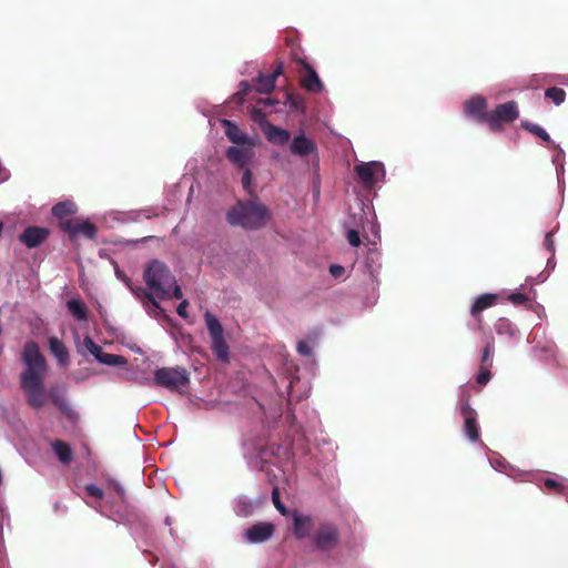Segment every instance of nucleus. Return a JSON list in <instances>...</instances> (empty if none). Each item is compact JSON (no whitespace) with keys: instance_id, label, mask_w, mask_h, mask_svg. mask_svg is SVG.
Returning a JSON list of instances; mask_svg holds the SVG:
<instances>
[{"instance_id":"31","label":"nucleus","mask_w":568,"mask_h":568,"mask_svg":"<svg viewBox=\"0 0 568 568\" xmlns=\"http://www.w3.org/2000/svg\"><path fill=\"white\" fill-rule=\"evenodd\" d=\"M495 347L494 343L487 342L485 345L481 358H480V367H491L493 366V356H494Z\"/></svg>"},{"instance_id":"47","label":"nucleus","mask_w":568,"mask_h":568,"mask_svg":"<svg viewBox=\"0 0 568 568\" xmlns=\"http://www.w3.org/2000/svg\"><path fill=\"white\" fill-rule=\"evenodd\" d=\"M344 267L342 265H338V264H333L329 266V273L334 276V277H339L344 274Z\"/></svg>"},{"instance_id":"26","label":"nucleus","mask_w":568,"mask_h":568,"mask_svg":"<svg viewBox=\"0 0 568 568\" xmlns=\"http://www.w3.org/2000/svg\"><path fill=\"white\" fill-rule=\"evenodd\" d=\"M535 135H537L542 141H545L549 145H552L554 148L557 149V154L552 156V162L557 165L556 170H557V174L559 175V170H561V171L564 170L562 164H560V161L564 158V151L558 145H556L554 143V141H551V139H550L549 134L546 132V130L537 124H535Z\"/></svg>"},{"instance_id":"55","label":"nucleus","mask_w":568,"mask_h":568,"mask_svg":"<svg viewBox=\"0 0 568 568\" xmlns=\"http://www.w3.org/2000/svg\"><path fill=\"white\" fill-rule=\"evenodd\" d=\"M240 509H244V510H247V507H242V506H239Z\"/></svg>"},{"instance_id":"18","label":"nucleus","mask_w":568,"mask_h":568,"mask_svg":"<svg viewBox=\"0 0 568 568\" xmlns=\"http://www.w3.org/2000/svg\"><path fill=\"white\" fill-rule=\"evenodd\" d=\"M222 125L225 129L227 139L234 144L240 146H254L253 140L232 121L222 120Z\"/></svg>"},{"instance_id":"10","label":"nucleus","mask_w":568,"mask_h":568,"mask_svg":"<svg viewBox=\"0 0 568 568\" xmlns=\"http://www.w3.org/2000/svg\"><path fill=\"white\" fill-rule=\"evenodd\" d=\"M275 531L272 523L260 521L247 528L243 536L250 544H261L268 540Z\"/></svg>"},{"instance_id":"32","label":"nucleus","mask_w":568,"mask_h":568,"mask_svg":"<svg viewBox=\"0 0 568 568\" xmlns=\"http://www.w3.org/2000/svg\"><path fill=\"white\" fill-rule=\"evenodd\" d=\"M545 97L550 99L556 105H560L565 102L566 92L560 88H549L545 92Z\"/></svg>"},{"instance_id":"53","label":"nucleus","mask_w":568,"mask_h":568,"mask_svg":"<svg viewBox=\"0 0 568 568\" xmlns=\"http://www.w3.org/2000/svg\"><path fill=\"white\" fill-rule=\"evenodd\" d=\"M241 515L243 516H247L248 515V511L247 510H244V509H240L239 510Z\"/></svg>"},{"instance_id":"35","label":"nucleus","mask_w":568,"mask_h":568,"mask_svg":"<svg viewBox=\"0 0 568 568\" xmlns=\"http://www.w3.org/2000/svg\"><path fill=\"white\" fill-rule=\"evenodd\" d=\"M508 475L515 479H518L519 481H530L532 476L530 471L521 470L519 468H515L514 466H510Z\"/></svg>"},{"instance_id":"25","label":"nucleus","mask_w":568,"mask_h":568,"mask_svg":"<svg viewBox=\"0 0 568 568\" xmlns=\"http://www.w3.org/2000/svg\"><path fill=\"white\" fill-rule=\"evenodd\" d=\"M50 352L54 355L59 364L65 365L69 362V352L64 343L55 336L49 338Z\"/></svg>"},{"instance_id":"34","label":"nucleus","mask_w":568,"mask_h":568,"mask_svg":"<svg viewBox=\"0 0 568 568\" xmlns=\"http://www.w3.org/2000/svg\"><path fill=\"white\" fill-rule=\"evenodd\" d=\"M83 490L87 496L94 498L95 500H102L104 498V491L102 488L98 487L94 484H87L83 487Z\"/></svg>"},{"instance_id":"8","label":"nucleus","mask_w":568,"mask_h":568,"mask_svg":"<svg viewBox=\"0 0 568 568\" xmlns=\"http://www.w3.org/2000/svg\"><path fill=\"white\" fill-rule=\"evenodd\" d=\"M59 225L72 241L80 236L88 240H95L98 235L97 226L88 220L84 221L79 217H69L61 221Z\"/></svg>"},{"instance_id":"3","label":"nucleus","mask_w":568,"mask_h":568,"mask_svg":"<svg viewBox=\"0 0 568 568\" xmlns=\"http://www.w3.org/2000/svg\"><path fill=\"white\" fill-rule=\"evenodd\" d=\"M143 280L159 300L171 298L170 291L175 284V277L164 262L150 261L144 268Z\"/></svg>"},{"instance_id":"20","label":"nucleus","mask_w":568,"mask_h":568,"mask_svg":"<svg viewBox=\"0 0 568 568\" xmlns=\"http://www.w3.org/2000/svg\"><path fill=\"white\" fill-rule=\"evenodd\" d=\"M283 62H277L271 74H260L255 81V89L260 93H271L275 88L277 77L283 73Z\"/></svg>"},{"instance_id":"21","label":"nucleus","mask_w":568,"mask_h":568,"mask_svg":"<svg viewBox=\"0 0 568 568\" xmlns=\"http://www.w3.org/2000/svg\"><path fill=\"white\" fill-rule=\"evenodd\" d=\"M263 133L266 140L274 145H285L291 139V133L287 130L276 126L272 123L265 124L263 128Z\"/></svg>"},{"instance_id":"15","label":"nucleus","mask_w":568,"mask_h":568,"mask_svg":"<svg viewBox=\"0 0 568 568\" xmlns=\"http://www.w3.org/2000/svg\"><path fill=\"white\" fill-rule=\"evenodd\" d=\"M535 484L548 493L562 495L568 493V479L559 475H554L550 477L535 475Z\"/></svg>"},{"instance_id":"40","label":"nucleus","mask_w":568,"mask_h":568,"mask_svg":"<svg viewBox=\"0 0 568 568\" xmlns=\"http://www.w3.org/2000/svg\"><path fill=\"white\" fill-rule=\"evenodd\" d=\"M251 118L254 122L258 123L262 126V129L267 123L266 114L261 109L252 108Z\"/></svg>"},{"instance_id":"14","label":"nucleus","mask_w":568,"mask_h":568,"mask_svg":"<svg viewBox=\"0 0 568 568\" xmlns=\"http://www.w3.org/2000/svg\"><path fill=\"white\" fill-rule=\"evenodd\" d=\"M49 230L41 226H28L19 235V240L28 248H34L44 243L49 237Z\"/></svg>"},{"instance_id":"39","label":"nucleus","mask_w":568,"mask_h":568,"mask_svg":"<svg viewBox=\"0 0 568 568\" xmlns=\"http://www.w3.org/2000/svg\"><path fill=\"white\" fill-rule=\"evenodd\" d=\"M491 378V372L489 367H479V372L476 376V383L479 386H485Z\"/></svg>"},{"instance_id":"33","label":"nucleus","mask_w":568,"mask_h":568,"mask_svg":"<svg viewBox=\"0 0 568 568\" xmlns=\"http://www.w3.org/2000/svg\"><path fill=\"white\" fill-rule=\"evenodd\" d=\"M285 103L292 110L304 111V99L301 95L294 93H285Z\"/></svg>"},{"instance_id":"36","label":"nucleus","mask_w":568,"mask_h":568,"mask_svg":"<svg viewBox=\"0 0 568 568\" xmlns=\"http://www.w3.org/2000/svg\"><path fill=\"white\" fill-rule=\"evenodd\" d=\"M251 91V84L247 82V81H242L240 83V91L236 92L233 97H232V100L233 102L235 103H242L243 100H244V97Z\"/></svg>"},{"instance_id":"2","label":"nucleus","mask_w":568,"mask_h":568,"mask_svg":"<svg viewBox=\"0 0 568 568\" xmlns=\"http://www.w3.org/2000/svg\"><path fill=\"white\" fill-rule=\"evenodd\" d=\"M270 216L268 209L258 201H237L226 213V221L232 226L247 230L262 229Z\"/></svg>"},{"instance_id":"50","label":"nucleus","mask_w":568,"mask_h":568,"mask_svg":"<svg viewBox=\"0 0 568 568\" xmlns=\"http://www.w3.org/2000/svg\"><path fill=\"white\" fill-rule=\"evenodd\" d=\"M544 351L546 352L545 357L554 356L556 352V346L552 343H550L546 346Z\"/></svg>"},{"instance_id":"23","label":"nucleus","mask_w":568,"mask_h":568,"mask_svg":"<svg viewBox=\"0 0 568 568\" xmlns=\"http://www.w3.org/2000/svg\"><path fill=\"white\" fill-rule=\"evenodd\" d=\"M497 302V295L495 294H481L479 295L475 303L473 304L470 308V314L475 318L478 320V322H481L480 314L483 311L494 306Z\"/></svg>"},{"instance_id":"43","label":"nucleus","mask_w":568,"mask_h":568,"mask_svg":"<svg viewBox=\"0 0 568 568\" xmlns=\"http://www.w3.org/2000/svg\"><path fill=\"white\" fill-rule=\"evenodd\" d=\"M296 349H297V353L303 356H311L313 353L311 345L306 341H300L297 343Z\"/></svg>"},{"instance_id":"1","label":"nucleus","mask_w":568,"mask_h":568,"mask_svg":"<svg viewBox=\"0 0 568 568\" xmlns=\"http://www.w3.org/2000/svg\"><path fill=\"white\" fill-rule=\"evenodd\" d=\"M21 359L24 368L20 374V387L26 395L27 404L33 409H41L47 400H50L61 413H68L69 405L60 389H45L48 363L36 342L24 344Z\"/></svg>"},{"instance_id":"13","label":"nucleus","mask_w":568,"mask_h":568,"mask_svg":"<svg viewBox=\"0 0 568 568\" xmlns=\"http://www.w3.org/2000/svg\"><path fill=\"white\" fill-rule=\"evenodd\" d=\"M292 59L296 61L305 70L302 79V85L312 93L321 92L323 89L322 81L320 80L316 71L304 59L298 58L297 53L292 52Z\"/></svg>"},{"instance_id":"11","label":"nucleus","mask_w":568,"mask_h":568,"mask_svg":"<svg viewBox=\"0 0 568 568\" xmlns=\"http://www.w3.org/2000/svg\"><path fill=\"white\" fill-rule=\"evenodd\" d=\"M464 112L476 122L487 124L489 112H487V102L481 95H475L467 100L464 104Z\"/></svg>"},{"instance_id":"44","label":"nucleus","mask_w":568,"mask_h":568,"mask_svg":"<svg viewBox=\"0 0 568 568\" xmlns=\"http://www.w3.org/2000/svg\"><path fill=\"white\" fill-rule=\"evenodd\" d=\"M347 241L348 243L352 245V246H359L361 245V237H359V233L356 231V230H349L347 232Z\"/></svg>"},{"instance_id":"19","label":"nucleus","mask_w":568,"mask_h":568,"mask_svg":"<svg viewBox=\"0 0 568 568\" xmlns=\"http://www.w3.org/2000/svg\"><path fill=\"white\" fill-rule=\"evenodd\" d=\"M226 159L239 166L240 169H244L248 165L251 159L253 158V146H230L225 152Z\"/></svg>"},{"instance_id":"4","label":"nucleus","mask_w":568,"mask_h":568,"mask_svg":"<svg viewBox=\"0 0 568 568\" xmlns=\"http://www.w3.org/2000/svg\"><path fill=\"white\" fill-rule=\"evenodd\" d=\"M205 324L211 338V349L221 362L229 361L230 348L224 338V328L220 321L210 312L204 315Z\"/></svg>"},{"instance_id":"42","label":"nucleus","mask_w":568,"mask_h":568,"mask_svg":"<svg viewBox=\"0 0 568 568\" xmlns=\"http://www.w3.org/2000/svg\"><path fill=\"white\" fill-rule=\"evenodd\" d=\"M251 183H252V172H251V170L246 169L242 175V185L245 191H247L250 194H253Z\"/></svg>"},{"instance_id":"46","label":"nucleus","mask_w":568,"mask_h":568,"mask_svg":"<svg viewBox=\"0 0 568 568\" xmlns=\"http://www.w3.org/2000/svg\"><path fill=\"white\" fill-rule=\"evenodd\" d=\"M189 306V302L186 300H183L178 308H176V313L179 314V316L183 317V318H187V312H186V308Z\"/></svg>"},{"instance_id":"9","label":"nucleus","mask_w":568,"mask_h":568,"mask_svg":"<svg viewBox=\"0 0 568 568\" xmlns=\"http://www.w3.org/2000/svg\"><path fill=\"white\" fill-rule=\"evenodd\" d=\"M460 415L464 417V432L468 439L473 443L479 439V428L477 414L468 402L460 405Z\"/></svg>"},{"instance_id":"22","label":"nucleus","mask_w":568,"mask_h":568,"mask_svg":"<svg viewBox=\"0 0 568 568\" xmlns=\"http://www.w3.org/2000/svg\"><path fill=\"white\" fill-rule=\"evenodd\" d=\"M128 287L132 292V294L139 298L145 306L146 304H150L154 310L159 312H163V308L158 302V297L155 296L154 292L151 291L149 287H142V286H132L130 280L126 282Z\"/></svg>"},{"instance_id":"28","label":"nucleus","mask_w":568,"mask_h":568,"mask_svg":"<svg viewBox=\"0 0 568 568\" xmlns=\"http://www.w3.org/2000/svg\"><path fill=\"white\" fill-rule=\"evenodd\" d=\"M67 307L70 314L79 321L88 320V307L80 300H70L67 302Z\"/></svg>"},{"instance_id":"41","label":"nucleus","mask_w":568,"mask_h":568,"mask_svg":"<svg viewBox=\"0 0 568 568\" xmlns=\"http://www.w3.org/2000/svg\"><path fill=\"white\" fill-rule=\"evenodd\" d=\"M106 483H108V486L114 490V493L118 495V497L122 500H124L125 498V490L124 488L122 487V485L115 480V479H112V478H108L106 479Z\"/></svg>"},{"instance_id":"5","label":"nucleus","mask_w":568,"mask_h":568,"mask_svg":"<svg viewBox=\"0 0 568 568\" xmlns=\"http://www.w3.org/2000/svg\"><path fill=\"white\" fill-rule=\"evenodd\" d=\"M341 540L337 526L332 521H321L311 535V542L318 551L335 549Z\"/></svg>"},{"instance_id":"52","label":"nucleus","mask_w":568,"mask_h":568,"mask_svg":"<svg viewBox=\"0 0 568 568\" xmlns=\"http://www.w3.org/2000/svg\"><path fill=\"white\" fill-rule=\"evenodd\" d=\"M523 126L528 130L529 132H532V123L530 122H524Z\"/></svg>"},{"instance_id":"6","label":"nucleus","mask_w":568,"mask_h":568,"mask_svg":"<svg viewBox=\"0 0 568 568\" xmlns=\"http://www.w3.org/2000/svg\"><path fill=\"white\" fill-rule=\"evenodd\" d=\"M154 382L158 386L178 390L190 384V376L182 367H162L154 372Z\"/></svg>"},{"instance_id":"27","label":"nucleus","mask_w":568,"mask_h":568,"mask_svg":"<svg viewBox=\"0 0 568 568\" xmlns=\"http://www.w3.org/2000/svg\"><path fill=\"white\" fill-rule=\"evenodd\" d=\"M77 212V205L72 201L59 202L52 207V214L61 222Z\"/></svg>"},{"instance_id":"7","label":"nucleus","mask_w":568,"mask_h":568,"mask_svg":"<svg viewBox=\"0 0 568 568\" xmlns=\"http://www.w3.org/2000/svg\"><path fill=\"white\" fill-rule=\"evenodd\" d=\"M518 116L519 111L517 103L515 101H508L498 104L489 112L487 125L493 132H499L503 130L504 124L513 123L518 119Z\"/></svg>"},{"instance_id":"12","label":"nucleus","mask_w":568,"mask_h":568,"mask_svg":"<svg viewBox=\"0 0 568 568\" xmlns=\"http://www.w3.org/2000/svg\"><path fill=\"white\" fill-rule=\"evenodd\" d=\"M355 172L366 187H373L377 182V175L384 174V165L379 162L362 163L355 166Z\"/></svg>"},{"instance_id":"16","label":"nucleus","mask_w":568,"mask_h":568,"mask_svg":"<svg viewBox=\"0 0 568 568\" xmlns=\"http://www.w3.org/2000/svg\"><path fill=\"white\" fill-rule=\"evenodd\" d=\"M293 519V534L297 539L311 538L310 531L314 527V520L308 515H303L297 510L291 513Z\"/></svg>"},{"instance_id":"38","label":"nucleus","mask_w":568,"mask_h":568,"mask_svg":"<svg viewBox=\"0 0 568 568\" xmlns=\"http://www.w3.org/2000/svg\"><path fill=\"white\" fill-rule=\"evenodd\" d=\"M83 345L98 359L100 353L102 352V347L94 343L90 336L84 337Z\"/></svg>"},{"instance_id":"45","label":"nucleus","mask_w":568,"mask_h":568,"mask_svg":"<svg viewBox=\"0 0 568 568\" xmlns=\"http://www.w3.org/2000/svg\"><path fill=\"white\" fill-rule=\"evenodd\" d=\"M527 300V296L523 293H513L509 295V301L517 305L523 304Z\"/></svg>"},{"instance_id":"29","label":"nucleus","mask_w":568,"mask_h":568,"mask_svg":"<svg viewBox=\"0 0 568 568\" xmlns=\"http://www.w3.org/2000/svg\"><path fill=\"white\" fill-rule=\"evenodd\" d=\"M52 448L61 463L69 464L72 460V450L67 443L62 440H55L52 444Z\"/></svg>"},{"instance_id":"54","label":"nucleus","mask_w":568,"mask_h":568,"mask_svg":"<svg viewBox=\"0 0 568 568\" xmlns=\"http://www.w3.org/2000/svg\"><path fill=\"white\" fill-rule=\"evenodd\" d=\"M559 82H560V83H566L565 78H564V77H561V78H560V80H559Z\"/></svg>"},{"instance_id":"37","label":"nucleus","mask_w":568,"mask_h":568,"mask_svg":"<svg viewBox=\"0 0 568 568\" xmlns=\"http://www.w3.org/2000/svg\"><path fill=\"white\" fill-rule=\"evenodd\" d=\"M272 500H273L275 508L281 513V515L286 516L288 514L287 508L281 501L280 490L277 487H274L272 490Z\"/></svg>"},{"instance_id":"48","label":"nucleus","mask_w":568,"mask_h":568,"mask_svg":"<svg viewBox=\"0 0 568 568\" xmlns=\"http://www.w3.org/2000/svg\"><path fill=\"white\" fill-rule=\"evenodd\" d=\"M173 287V294L172 296L176 300H181L183 297V293H182V290L181 287L175 283L172 285Z\"/></svg>"},{"instance_id":"24","label":"nucleus","mask_w":568,"mask_h":568,"mask_svg":"<svg viewBox=\"0 0 568 568\" xmlns=\"http://www.w3.org/2000/svg\"><path fill=\"white\" fill-rule=\"evenodd\" d=\"M546 248L551 253V256L547 260V271L541 272L535 277V284L542 283L547 280L549 276L550 270L555 268V260H554V252H555V244L552 241V234L547 233L544 242Z\"/></svg>"},{"instance_id":"49","label":"nucleus","mask_w":568,"mask_h":568,"mask_svg":"<svg viewBox=\"0 0 568 568\" xmlns=\"http://www.w3.org/2000/svg\"><path fill=\"white\" fill-rule=\"evenodd\" d=\"M535 315H537L539 318H544L546 316L544 306L535 303L534 308Z\"/></svg>"},{"instance_id":"30","label":"nucleus","mask_w":568,"mask_h":568,"mask_svg":"<svg viewBox=\"0 0 568 568\" xmlns=\"http://www.w3.org/2000/svg\"><path fill=\"white\" fill-rule=\"evenodd\" d=\"M97 361L109 366H123L128 363L124 356L104 353L103 351Z\"/></svg>"},{"instance_id":"51","label":"nucleus","mask_w":568,"mask_h":568,"mask_svg":"<svg viewBox=\"0 0 568 568\" xmlns=\"http://www.w3.org/2000/svg\"><path fill=\"white\" fill-rule=\"evenodd\" d=\"M258 103L263 104L264 106H271V105L275 104L276 101L271 98H265V99L258 100Z\"/></svg>"},{"instance_id":"17","label":"nucleus","mask_w":568,"mask_h":568,"mask_svg":"<svg viewBox=\"0 0 568 568\" xmlns=\"http://www.w3.org/2000/svg\"><path fill=\"white\" fill-rule=\"evenodd\" d=\"M316 150V143L312 139L307 138L303 132L294 136L290 145L291 153L301 158L308 156L310 154L315 153Z\"/></svg>"}]
</instances>
